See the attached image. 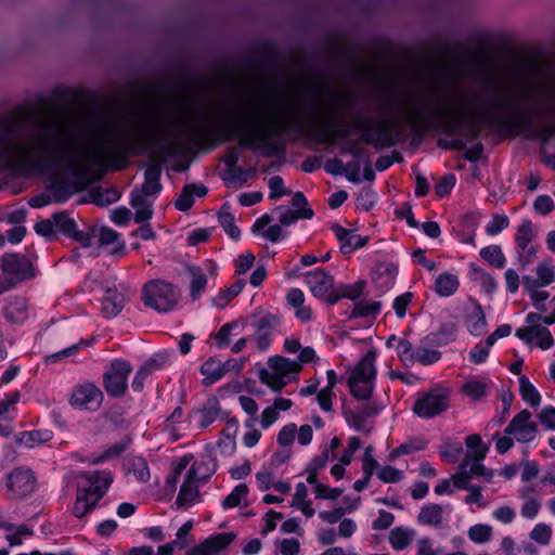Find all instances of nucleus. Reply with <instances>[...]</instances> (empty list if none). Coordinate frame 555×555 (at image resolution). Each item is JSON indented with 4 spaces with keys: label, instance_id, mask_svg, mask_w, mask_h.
<instances>
[{
    "label": "nucleus",
    "instance_id": "a878e982",
    "mask_svg": "<svg viewBox=\"0 0 555 555\" xmlns=\"http://www.w3.org/2000/svg\"><path fill=\"white\" fill-rule=\"evenodd\" d=\"M154 199L142 196L139 192H131L130 205L134 208V221L143 223L149 221L153 216Z\"/></svg>",
    "mask_w": 555,
    "mask_h": 555
},
{
    "label": "nucleus",
    "instance_id": "aec40b11",
    "mask_svg": "<svg viewBox=\"0 0 555 555\" xmlns=\"http://www.w3.org/2000/svg\"><path fill=\"white\" fill-rule=\"evenodd\" d=\"M332 229L340 242V250L344 255L351 254L356 249L363 247L369 241V236H361L353 230L345 229L339 224L333 225Z\"/></svg>",
    "mask_w": 555,
    "mask_h": 555
},
{
    "label": "nucleus",
    "instance_id": "7c9ffc66",
    "mask_svg": "<svg viewBox=\"0 0 555 555\" xmlns=\"http://www.w3.org/2000/svg\"><path fill=\"white\" fill-rule=\"evenodd\" d=\"M373 126V121L370 118L363 116H357L354 118V127L361 131H363L362 141L366 144H373L375 146L386 145L390 146V140H383L380 135H375L371 132V128Z\"/></svg>",
    "mask_w": 555,
    "mask_h": 555
},
{
    "label": "nucleus",
    "instance_id": "8fccbe9b",
    "mask_svg": "<svg viewBox=\"0 0 555 555\" xmlns=\"http://www.w3.org/2000/svg\"><path fill=\"white\" fill-rule=\"evenodd\" d=\"M248 493V487L245 483L237 485L231 493L223 500V508H233L241 505L242 500L246 498Z\"/></svg>",
    "mask_w": 555,
    "mask_h": 555
},
{
    "label": "nucleus",
    "instance_id": "9b49d317",
    "mask_svg": "<svg viewBox=\"0 0 555 555\" xmlns=\"http://www.w3.org/2000/svg\"><path fill=\"white\" fill-rule=\"evenodd\" d=\"M531 413L528 410L520 411L507 425L504 433L512 435L521 443L530 442L535 438L538 427L531 421Z\"/></svg>",
    "mask_w": 555,
    "mask_h": 555
},
{
    "label": "nucleus",
    "instance_id": "f257e3e1",
    "mask_svg": "<svg viewBox=\"0 0 555 555\" xmlns=\"http://www.w3.org/2000/svg\"><path fill=\"white\" fill-rule=\"evenodd\" d=\"M313 92L323 99L322 103L302 104L297 106L283 102L275 111L268 109L264 93L258 90L244 92L229 112V119L222 124L223 139H230L236 133L244 145H254L264 141L278 130L288 129L300 116L317 119L332 130L334 138H345L349 134L348 127L336 128L338 115L349 109L353 96L349 92L330 90L323 80L309 85Z\"/></svg>",
    "mask_w": 555,
    "mask_h": 555
},
{
    "label": "nucleus",
    "instance_id": "e2e57ef3",
    "mask_svg": "<svg viewBox=\"0 0 555 555\" xmlns=\"http://www.w3.org/2000/svg\"><path fill=\"white\" fill-rule=\"evenodd\" d=\"M338 286L340 288V296L354 300L363 293L364 282L358 281L354 284H340Z\"/></svg>",
    "mask_w": 555,
    "mask_h": 555
},
{
    "label": "nucleus",
    "instance_id": "c85d7f7f",
    "mask_svg": "<svg viewBox=\"0 0 555 555\" xmlns=\"http://www.w3.org/2000/svg\"><path fill=\"white\" fill-rule=\"evenodd\" d=\"M27 309L25 298L13 297L4 309V317L12 323H23L27 319Z\"/></svg>",
    "mask_w": 555,
    "mask_h": 555
},
{
    "label": "nucleus",
    "instance_id": "bf43d9fd",
    "mask_svg": "<svg viewBox=\"0 0 555 555\" xmlns=\"http://www.w3.org/2000/svg\"><path fill=\"white\" fill-rule=\"evenodd\" d=\"M240 326L238 321L225 323L221 326L219 332L216 334V341L219 347L229 345L231 340L232 331Z\"/></svg>",
    "mask_w": 555,
    "mask_h": 555
},
{
    "label": "nucleus",
    "instance_id": "13d9d810",
    "mask_svg": "<svg viewBox=\"0 0 555 555\" xmlns=\"http://www.w3.org/2000/svg\"><path fill=\"white\" fill-rule=\"evenodd\" d=\"M361 160L362 159L356 158L351 162H348L343 168V173L352 183L361 182Z\"/></svg>",
    "mask_w": 555,
    "mask_h": 555
},
{
    "label": "nucleus",
    "instance_id": "4be33fe9",
    "mask_svg": "<svg viewBox=\"0 0 555 555\" xmlns=\"http://www.w3.org/2000/svg\"><path fill=\"white\" fill-rule=\"evenodd\" d=\"M162 170L159 166H150L144 173V183L140 188H135L132 192H139L142 196L154 197L162 191L160 180Z\"/></svg>",
    "mask_w": 555,
    "mask_h": 555
},
{
    "label": "nucleus",
    "instance_id": "338daca9",
    "mask_svg": "<svg viewBox=\"0 0 555 555\" xmlns=\"http://www.w3.org/2000/svg\"><path fill=\"white\" fill-rule=\"evenodd\" d=\"M168 360V354L164 352L156 353L152 356L145 363L141 366L149 374H151L155 370L162 369Z\"/></svg>",
    "mask_w": 555,
    "mask_h": 555
},
{
    "label": "nucleus",
    "instance_id": "5701e85b",
    "mask_svg": "<svg viewBox=\"0 0 555 555\" xmlns=\"http://www.w3.org/2000/svg\"><path fill=\"white\" fill-rule=\"evenodd\" d=\"M465 323L470 334L480 336L485 333L487 325L486 315L478 302L474 301L466 308Z\"/></svg>",
    "mask_w": 555,
    "mask_h": 555
},
{
    "label": "nucleus",
    "instance_id": "603ef678",
    "mask_svg": "<svg viewBox=\"0 0 555 555\" xmlns=\"http://www.w3.org/2000/svg\"><path fill=\"white\" fill-rule=\"evenodd\" d=\"M397 354L405 366H411L415 362V351L412 348V344L406 339H398Z\"/></svg>",
    "mask_w": 555,
    "mask_h": 555
},
{
    "label": "nucleus",
    "instance_id": "680f3d73",
    "mask_svg": "<svg viewBox=\"0 0 555 555\" xmlns=\"http://www.w3.org/2000/svg\"><path fill=\"white\" fill-rule=\"evenodd\" d=\"M463 453V446L460 442H448L443 449L440 450L441 457L450 463H456L459 456Z\"/></svg>",
    "mask_w": 555,
    "mask_h": 555
},
{
    "label": "nucleus",
    "instance_id": "6e6d98bb",
    "mask_svg": "<svg viewBox=\"0 0 555 555\" xmlns=\"http://www.w3.org/2000/svg\"><path fill=\"white\" fill-rule=\"evenodd\" d=\"M509 224V220L505 215H494L486 227L488 235H496L506 229Z\"/></svg>",
    "mask_w": 555,
    "mask_h": 555
},
{
    "label": "nucleus",
    "instance_id": "cd10ccee",
    "mask_svg": "<svg viewBox=\"0 0 555 555\" xmlns=\"http://www.w3.org/2000/svg\"><path fill=\"white\" fill-rule=\"evenodd\" d=\"M238 430V421L235 417L229 418L222 429V438L218 441V449L222 454H232L235 450V437Z\"/></svg>",
    "mask_w": 555,
    "mask_h": 555
},
{
    "label": "nucleus",
    "instance_id": "9d476101",
    "mask_svg": "<svg viewBox=\"0 0 555 555\" xmlns=\"http://www.w3.org/2000/svg\"><path fill=\"white\" fill-rule=\"evenodd\" d=\"M37 486L35 474L29 468L17 467L7 475V488L13 498L30 495Z\"/></svg>",
    "mask_w": 555,
    "mask_h": 555
},
{
    "label": "nucleus",
    "instance_id": "20e7f679",
    "mask_svg": "<svg viewBox=\"0 0 555 555\" xmlns=\"http://www.w3.org/2000/svg\"><path fill=\"white\" fill-rule=\"evenodd\" d=\"M301 366L297 361H292L282 356H273L268 359L267 367L259 371L262 384L272 390L280 391L288 383L296 379Z\"/></svg>",
    "mask_w": 555,
    "mask_h": 555
},
{
    "label": "nucleus",
    "instance_id": "052dcab7",
    "mask_svg": "<svg viewBox=\"0 0 555 555\" xmlns=\"http://www.w3.org/2000/svg\"><path fill=\"white\" fill-rule=\"evenodd\" d=\"M551 535V527L545 524L537 525L530 532V538L542 545L548 544Z\"/></svg>",
    "mask_w": 555,
    "mask_h": 555
},
{
    "label": "nucleus",
    "instance_id": "6e6552de",
    "mask_svg": "<svg viewBox=\"0 0 555 555\" xmlns=\"http://www.w3.org/2000/svg\"><path fill=\"white\" fill-rule=\"evenodd\" d=\"M132 366L125 360H115L103 375V386L111 397H122L128 388V376Z\"/></svg>",
    "mask_w": 555,
    "mask_h": 555
},
{
    "label": "nucleus",
    "instance_id": "6ab92c4d",
    "mask_svg": "<svg viewBox=\"0 0 555 555\" xmlns=\"http://www.w3.org/2000/svg\"><path fill=\"white\" fill-rule=\"evenodd\" d=\"M82 477L87 480L88 487L82 489L83 492H88L94 501H99L109 488L113 477L108 472H93L86 473Z\"/></svg>",
    "mask_w": 555,
    "mask_h": 555
},
{
    "label": "nucleus",
    "instance_id": "774afa93",
    "mask_svg": "<svg viewBox=\"0 0 555 555\" xmlns=\"http://www.w3.org/2000/svg\"><path fill=\"white\" fill-rule=\"evenodd\" d=\"M540 423L548 430L555 429V408L547 406L542 409L538 415Z\"/></svg>",
    "mask_w": 555,
    "mask_h": 555
},
{
    "label": "nucleus",
    "instance_id": "4c0bfd02",
    "mask_svg": "<svg viewBox=\"0 0 555 555\" xmlns=\"http://www.w3.org/2000/svg\"><path fill=\"white\" fill-rule=\"evenodd\" d=\"M535 237L533 224L530 220L524 219L517 228L515 235L516 248L524 249L525 247L533 246L532 240Z\"/></svg>",
    "mask_w": 555,
    "mask_h": 555
},
{
    "label": "nucleus",
    "instance_id": "a19ab883",
    "mask_svg": "<svg viewBox=\"0 0 555 555\" xmlns=\"http://www.w3.org/2000/svg\"><path fill=\"white\" fill-rule=\"evenodd\" d=\"M519 391L521 398L530 405L538 406L540 404V393L525 375L519 376Z\"/></svg>",
    "mask_w": 555,
    "mask_h": 555
},
{
    "label": "nucleus",
    "instance_id": "0eeeda50",
    "mask_svg": "<svg viewBox=\"0 0 555 555\" xmlns=\"http://www.w3.org/2000/svg\"><path fill=\"white\" fill-rule=\"evenodd\" d=\"M515 335L526 344L534 341L543 350L554 345L551 332L542 323V315L535 312L527 314L526 326L517 328Z\"/></svg>",
    "mask_w": 555,
    "mask_h": 555
},
{
    "label": "nucleus",
    "instance_id": "49530a36",
    "mask_svg": "<svg viewBox=\"0 0 555 555\" xmlns=\"http://www.w3.org/2000/svg\"><path fill=\"white\" fill-rule=\"evenodd\" d=\"M50 439L47 433H41L39 430L34 431H25L16 437L15 441L20 446H24L26 448H34L35 446L46 442Z\"/></svg>",
    "mask_w": 555,
    "mask_h": 555
},
{
    "label": "nucleus",
    "instance_id": "c9c22d12",
    "mask_svg": "<svg viewBox=\"0 0 555 555\" xmlns=\"http://www.w3.org/2000/svg\"><path fill=\"white\" fill-rule=\"evenodd\" d=\"M245 284V280L240 279L236 282H234L229 288L221 291L212 299L214 306L221 309L227 307V305L243 291Z\"/></svg>",
    "mask_w": 555,
    "mask_h": 555
},
{
    "label": "nucleus",
    "instance_id": "39448f33",
    "mask_svg": "<svg viewBox=\"0 0 555 555\" xmlns=\"http://www.w3.org/2000/svg\"><path fill=\"white\" fill-rule=\"evenodd\" d=\"M375 360L376 351L370 350L357 363L348 379L350 391L357 399L367 400L372 396L376 375Z\"/></svg>",
    "mask_w": 555,
    "mask_h": 555
},
{
    "label": "nucleus",
    "instance_id": "72a5a7b5",
    "mask_svg": "<svg viewBox=\"0 0 555 555\" xmlns=\"http://www.w3.org/2000/svg\"><path fill=\"white\" fill-rule=\"evenodd\" d=\"M221 416V409L217 399H209L202 410L198 411V426L206 428Z\"/></svg>",
    "mask_w": 555,
    "mask_h": 555
},
{
    "label": "nucleus",
    "instance_id": "f03ea898",
    "mask_svg": "<svg viewBox=\"0 0 555 555\" xmlns=\"http://www.w3.org/2000/svg\"><path fill=\"white\" fill-rule=\"evenodd\" d=\"M511 107L500 86L490 78L456 89L440 105L431 106L423 91L405 90L395 101L400 119L413 130L438 121L443 132L462 134L470 140L479 135L481 126L496 120L499 114Z\"/></svg>",
    "mask_w": 555,
    "mask_h": 555
},
{
    "label": "nucleus",
    "instance_id": "2f4dec72",
    "mask_svg": "<svg viewBox=\"0 0 555 555\" xmlns=\"http://www.w3.org/2000/svg\"><path fill=\"white\" fill-rule=\"evenodd\" d=\"M421 525L438 527L443 521V507L439 504H427L423 506L417 515Z\"/></svg>",
    "mask_w": 555,
    "mask_h": 555
},
{
    "label": "nucleus",
    "instance_id": "f8f14e48",
    "mask_svg": "<svg viewBox=\"0 0 555 555\" xmlns=\"http://www.w3.org/2000/svg\"><path fill=\"white\" fill-rule=\"evenodd\" d=\"M280 317L272 313L255 317L253 326L255 330V340L259 350L264 351L270 347L272 343L271 336L280 325Z\"/></svg>",
    "mask_w": 555,
    "mask_h": 555
},
{
    "label": "nucleus",
    "instance_id": "a18cd8bd",
    "mask_svg": "<svg viewBox=\"0 0 555 555\" xmlns=\"http://www.w3.org/2000/svg\"><path fill=\"white\" fill-rule=\"evenodd\" d=\"M380 310V302L375 300L359 301L351 311V318H366L376 315Z\"/></svg>",
    "mask_w": 555,
    "mask_h": 555
},
{
    "label": "nucleus",
    "instance_id": "37998d69",
    "mask_svg": "<svg viewBox=\"0 0 555 555\" xmlns=\"http://www.w3.org/2000/svg\"><path fill=\"white\" fill-rule=\"evenodd\" d=\"M96 504L91 496L88 495V492H83L82 489H78L76 502L73 507V513L76 517L86 516Z\"/></svg>",
    "mask_w": 555,
    "mask_h": 555
},
{
    "label": "nucleus",
    "instance_id": "69168bd1",
    "mask_svg": "<svg viewBox=\"0 0 555 555\" xmlns=\"http://www.w3.org/2000/svg\"><path fill=\"white\" fill-rule=\"evenodd\" d=\"M377 477L384 482H398L402 479L401 470L392 466H384L377 470Z\"/></svg>",
    "mask_w": 555,
    "mask_h": 555
},
{
    "label": "nucleus",
    "instance_id": "1a4fd4ad",
    "mask_svg": "<svg viewBox=\"0 0 555 555\" xmlns=\"http://www.w3.org/2000/svg\"><path fill=\"white\" fill-rule=\"evenodd\" d=\"M448 406V392L444 390H433L415 401L413 412L420 417L430 418L446 411Z\"/></svg>",
    "mask_w": 555,
    "mask_h": 555
},
{
    "label": "nucleus",
    "instance_id": "3c124183",
    "mask_svg": "<svg viewBox=\"0 0 555 555\" xmlns=\"http://www.w3.org/2000/svg\"><path fill=\"white\" fill-rule=\"evenodd\" d=\"M468 466H469V459L467 461H463L457 466V472L451 476V480L453 481V485L457 489H468L469 480H470V474L468 473Z\"/></svg>",
    "mask_w": 555,
    "mask_h": 555
},
{
    "label": "nucleus",
    "instance_id": "2eb2a0df",
    "mask_svg": "<svg viewBox=\"0 0 555 555\" xmlns=\"http://www.w3.org/2000/svg\"><path fill=\"white\" fill-rule=\"evenodd\" d=\"M236 538L234 532H221L212 534L202 543L193 546L188 555H217L227 548Z\"/></svg>",
    "mask_w": 555,
    "mask_h": 555
},
{
    "label": "nucleus",
    "instance_id": "4d7b16f0",
    "mask_svg": "<svg viewBox=\"0 0 555 555\" xmlns=\"http://www.w3.org/2000/svg\"><path fill=\"white\" fill-rule=\"evenodd\" d=\"M524 504L520 508V514L524 518L533 519L540 511L541 502L539 498L522 499Z\"/></svg>",
    "mask_w": 555,
    "mask_h": 555
},
{
    "label": "nucleus",
    "instance_id": "4468645a",
    "mask_svg": "<svg viewBox=\"0 0 555 555\" xmlns=\"http://www.w3.org/2000/svg\"><path fill=\"white\" fill-rule=\"evenodd\" d=\"M2 270L17 281H24L35 275L33 263L23 255L8 254L2 258Z\"/></svg>",
    "mask_w": 555,
    "mask_h": 555
},
{
    "label": "nucleus",
    "instance_id": "a211bd4d",
    "mask_svg": "<svg viewBox=\"0 0 555 555\" xmlns=\"http://www.w3.org/2000/svg\"><path fill=\"white\" fill-rule=\"evenodd\" d=\"M128 298V288L125 285L108 287L102 300V311L107 318L116 317L124 308Z\"/></svg>",
    "mask_w": 555,
    "mask_h": 555
},
{
    "label": "nucleus",
    "instance_id": "423d86ee",
    "mask_svg": "<svg viewBox=\"0 0 555 555\" xmlns=\"http://www.w3.org/2000/svg\"><path fill=\"white\" fill-rule=\"evenodd\" d=\"M142 299L145 306L159 312H168L177 305L178 295L172 284L155 280L144 285Z\"/></svg>",
    "mask_w": 555,
    "mask_h": 555
},
{
    "label": "nucleus",
    "instance_id": "f3484780",
    "mask_svg": "<svg viewBox=\"0 0 555 555\" xmlns=\"http://www.w3.org/2000/svg\"><path fill=\"white\" fill-rule=\"evenodd\" d=\"M203 465H192L188 470L176 500L178 507L193 504L199 495L198 481L196 476L201 473Z\"/></svg>",
    "mask_w": 555,
    "mask_h": 555
},
{
    "label": "nucleus",
    "instance_id": "864d4df0",
    "mask_svg": "<svg viewBox=\"0 0 555 555\" xmlns=\"http://www.w3.org/2000/svg\"><path fill=\"white\" fill-rule=\"evenodd\" d=\"M441 357V352L435 349H428L426 347H418L415 350V362L423 365H430L437 362Z\"/></svg>",
    "mask_w": 555,
    "mask_h": 555
},
{
    "label": "nucleus",
    "instance_id": "393cba45",
    "mask_svg": "<svg viewBox=\"0 0 555 555\" xmlns=\"http://www.w3.org/2000/svg\"><path fill=\"white\" fill-rule=\"evenodd\" d=\"M489 448H482L481 450H476L474 452H468L463 461H467L469 459L468 473L470 474V478L473 476L482 477L485 480L490 481L493 477V472L488 469L481 462L486 457Z\"/></svg>",
    "mask_w": 555,
    "mask_h": 555
},
{
    "label": "nucleus",
    "instance_id": "de8ad7c7",
    "mask_svg": "<svg viewBox=\"0 0 555 555\" xmlns=\"http://www.w3.org/2000/svg\"><path fill=\"white\" fill-rule=\"evenodd\" d=\"M218 220L223 230L229 234L231 238H238L241 231L235 225L234 216L225 208H222L218 215Z\"/></svg>",
    "mask_w": 555,
    "mask_h": 555
},
{
    "label": "nucleus",
    "instance_id": "ddd939ff",
    "mask_svg": "<svg viewBox=\"0 0 555 555\" xmlns=\"http://www.w3.org/2000/svg\"><path fill=\"white\" fill-rule=\"evenodd\" d=\"M103 401V392L94 384L86 383L76 387L70 396L72 405L96 410Z\"/></svg>",
    "mask_w": 555,
    "mask_h": 555
},
{
    "label": "nucleus",
    "instance_id": "e433bc0d",
    "mask_svg": "<svg viewBox=\"0 0 555 555\" xmlns=\"http://www.w3.org/2000/svg\"><path fill=\"white\" fill-rule=\"evenodd\" d=\"M99 245L112 246L111 254H118L125 248V243L119 240V234L109 228H102L100 230Z\"/></svg>",
    "mask_w": 555,
    "mask_h": 555
},
{
    "label": "nucleus",
    "instance_id": "7ed1b4c3",
    "mask_svg": "<svg viewBox=\"0 0 555 555\" xmlns=\"http://www.w3.org/2000/svg\"><path fill=\"white\" fill-rule=\"evenodd\" d=\"M530 67L534 79L528 83L527 90L532 95V106L530 109L519 112L520 121L516 124L517 134L531 130L532 115H555V74L538 62L532 63ZM530 137L546 143L555 137V125L533 131Z\"/></svg>",
    "mask_w": 555,
    "mask_h": 555
},
{
    "label": "nucleus",
    "instance_id": "f704fd0d",
    "mask_svg": "<svg viewBox=\"0 0 555 555\" xmlns=\"http://www.w3.org/2000/svg\"><path fill=\"white\" fill-rule=\"evenodd\" d=\"M414 535L413 529L397 527L390 531L389 542L395 550L402 551L412 543Z\"/></svg>",
    "mask_w": 555,
    "mask_h": 555
},
{
    "label": "nucleus",
    "instance_id": "c03bdc74",
    "mask_svg": "<svg viewBox=\"0 0 555 555\" xmlns=\"http://www.w3.org/2000/svg\"><path fill=\"white\" fill-rule=\"evenodd\" d=\"M92 201L99 206H108L115 202H117L120 197V194L117 190L113 188L102 189L98 188L91 193Z\"/></svg>",
    "mask_w": 555,
    "mask_h": 555
},
{
    "label": "nucleus",
    "instance_id": "ea45409f",
    "mask_svg": "<svg viewBox=\"0 0 555 555\" xmlns=\"http://www.w3.org/2000/svg\"><path fill=\"white\" fill-rule=\"evenodd\" d=\"M189 272L192 276L190 283L191 297L193 300H196L206 288L207 276L199 268L196 267L189 268Z\"/></svg>",
    "mask_w": 555,
    "mask_h": 555
},
{
    "label": "nucleus",
    "instance_id": "58836bf2",
    "mask_svg": "<svg viewBox=\"0 0 555 555\" xmlns=\"http://www.w3.org/2000/svg\"><path fill=\"white\" fill-rule=\"evenodd\" d=\"M489 386L490 382L487 379H473L463 385L462 391L472 400L477 401L488 395Z\"/></svg>",
    "mask_w": 555,
    "mask_h": 555
},
{
    "label": "nucleus",
    "instance_id": "b1692460",
    "mask_svg": "<svg viewBox=\"0 0 555 555\" xmlns=\"http://www.w3.org/2000/svg\"><path fill=\"white\" fill-rule=\"evenodd\" d=\"M208 190L204 184L191 183L183 186L175 206L180 211H188L195 202V197H204Z\"/></svg>",
    "mask_w": 555,
    "mask_h": 555
},
{
    "label": "nucleus",
    "instance_id": "dca6fc26",
    "mask_svg": "<svg viewBox=\"0 0 555 555\" xmlns=\"http://www.w3.org/2000/svg\"><path fill=\"white\" fill-rule=\"evenodd\" d=\"M52 219L54 220L55 230L57 232H61L62 234L76 240L77 242L81 243L83 247H89L92 245V236L89 233H85L77 229V223L74 217H70L65 211H61L53 214Z\"/></svg>",
    "mask_w": 555,
    "mask_h": 555
},
{
    "label": "nucleus",
    "instance_id": "09e8293b",
    "mask_svg": "<svg viewBox=\"0 0 555 555\" xmlns=\"http://www.w3.org/2000/svg\"><path fill=\"white\" fill-rule=\"evenodd\" d=\"M492 528L489 525L477 524L468 529V538L470 541L482 544L490 541Z\"/></svg>",
    "mask_w": 555,
    "mask_h": 555
},
{
    "label": "nucleus",
    "instance_id": "bb28decb",
    "mask_svg": "<svg viewBox=\"0 0 555 555\" xmlns=\"http://www.w3.org/2000/svg\"><path fill=\"white\" fill-rule=\"evenodd\" d=\"M229 362L222 363L220 360L210 358L201 366V373L204 376L203 384L210 386L218 382L229 371Z\"/></svg>",
    "mask_w": 555,
    "mask_h": 555
},
{
    "label": "nucleus",
    "instance_id": "0e129e2a",
    "mask_svg": "<svg viewBox=\"0 0 555 555\" xmlns=\"http://www.w3.org/2000/svg\"><path fill=\"white\" fill-rule=\"evenodd\" d=\"M270 198L278 199L284 195L291 194V191L284 186V181L280 176H274L269 180Z\"/></svg>",
    "mask_w": 555,
    "mask_h": 555
},
{
    "label": "nucleus",
    "instance_id": "c756f323",
    "mask_svg": "<svg viewBox=\"0 0 555 555\" xmlns=\"http://www.w3.org/2000/svg\"><path fill=\"white\" fill-rule=\"evenodd\" d=\"M274 211L279 214V221L284 227L292 225L299 219H311L313 217L311 208L293 210L285 206H278Z\"/></svg>",
    "mask_w": 555,
    "mask_h": 555
},
{
    "label": "nucleus",
    "instance_id": "412c9836",
    "mask_svg": "<svg viewBox=\"0 0 555 555\" xmlns=\"http://www.w3.org/2000/svg\"><path fill=\"white\" fill-rule=\"evenodd\" d=\"M307 284L313 296L324 298L328 291L333 288V276L322 269L308 272L306 275Z\"/></svg>",
    "mask_w": 555,
    "mask_h": 555
},
{
    "label": "nucleus",
    "instance_id": "473e14b6",
    "mask_svg": "<svg viewBox=\"0 0 555 555\" xmlns=\"http://www.w3.org/2000/svg\"><path fill=\"white\" fill-rule=\"evenodd\" d=\"M460 282L455 274L444 272L437 276L434 291L442 297H449L453 295L459 288Z\"/></svg>",
    "mask_w": 555,
    "mask_h": 555
},
{
    "label": "nucleus",
    "instance_id": "5fc2aeb1",
    "mask_svg": "<svg viewBox=\"0 0 555 555\" xmlns=\"http://www.w3.org/2000/svg\"><path fill=\"white\" fill-rule=\"evenodd\" d=\"M537 279L543 286L550 285L555 280V272L551 261H543L535 269Z\"/></svg>",
    "mask_w": 555,
    "mask_h": 555
},
{
    "label": "nucleus",
    "instance_id": "79ce46f5",
    "mask_svg": "<svg viewBox=\"0 0 555 555\" xmlns=\"http://www.w3.org/2000/svg\"><path fill=\"white\" fill-rule=\"evenodd\" d=\"M480 256L489 264H491L498 269H502L506 262L505 256L499 245H491V246L483 247L480 250Z\"/></svg>",
    "mask_w": 555,
    "mask_h": 555
}]
</instances>
